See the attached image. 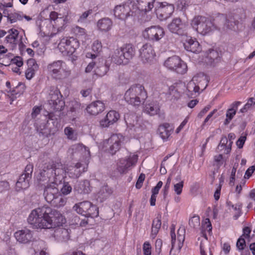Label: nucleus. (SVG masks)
I'll list each match as a JSON object with an SVG mask.
<instances>
[{"mask_svg":"<svg viewBox=\"0 0 255 255\" xmlns=\"http://www.w3.org/2000/svg\"><path fill=\"white\" fill-rule=\"evenodd\" d=\"M27 222L33 229H51L62 226L66 220L59 211L43 206L33 210Z\"/></svg>","mask_w":255,"mask_h":255,"instance_id":"obj_1","label":"nucleus"},{"mask_svg":"<svg viewBox=\"0 0 255 255\" xmlns=\"http://www.w3.org/2000/svg\"><path fill=\"white\" fill-rule=\"evenodd\" d=\"M147 97L144 87L139 84L130 87L125 94V99L129 104L138 106L143 104Z\"/></svg>","mask_w":255,"mask_h":255,"instance_id":"obj_2","label":"nucleus"},{"mask_svg":"<svg viewBox=\"0 0 255 255\" xmlns=\"http://www.w3.org/2000/svg\"><path fill=\"white\" fill-rule=\"evenodd\" d=\"M135 52L132 44H126L115 51L112 59L117 64H127L134 57Z\"/></svg>","mask_w":255,"mask_h":255,"instance_id":"obj_3","label":"nucleus"},{"mask_svg":"<svg viewBox=\"0 0 255 255\" xmlns=\"http://www.w3.org/2000/svg\"><path fill=\"white\" fill-rule=\"evenodd\" d=\"M61 165L55 163L53 161L45 163L40 172L41 177H47L48 181L50 183L52 182L56 183L57 177L60 179V176L63 177L65 172L64 169L61 167Z\"/></svg>","mask_w":255,"mask_h":255,"instance_id":"obj_4","label":"nucleus"},{"mask_svg":"<svg viewBox=\"0 0 255 255\" xmlns=\"http://www.w3.org/2000/svg\"><path fill=\"white\" fill-rule=\"evenodd\" d=\"M191 25L193 29L203 35L213 30L214 28L211 19L200 15L195 16L191 21Z\"/></svg>","mask_w":255,"mask_h":255,"instance_id":"obj_5","label":"nucleus"},{"mask_svg":"<svg viewBox=\"0 0 255 255\" xmlns=\"http://www.w3.org/2000/svg\"><path fill=\"white\" fill-rule=\"evenodd\" d=\"M73 209L79 214L87 217L94 218L97 217L99 214L98 208L90 202L84 201L76 204Z\"/></svg>","mask_w":255,"mask_h":255,"instance_id":"obj_6","label":"nucleus"},{"mask_svg":"<svg viewBox=\"0 0 255 255\" xmlns=\"http://www.w3.org/2000/svg\"><path fill=\"white\" fill-rule=\"evenodd\" d=\"M164 65L168 69L180 74L185 73L187 69L186 63L177 56L169 57L164 62Z\"/></svg>","mask_w":255,"mask_h":255,"instance_id":"obj_7","label":"nucleus"},{"mask_svg":"<svg viewBox=\"0 0 255 255\" xmlns=\"http://www.w3.org/2000/svg\"><path fill=\"white\" fill-rule=\"evenodd\" d=\"M137 157L136 154L130 153L129 156L120 159L117 162V170L120 174L126 173L131 166L135 165Z\"/></svg>","mask_w":255,"mask_h":255,"instance_id":"obj_8","label":"nucleus"},{"mask_svg":"<svg viewBox=\"0 0 255 255\" xmlns=\"http://www.w3.org/2000/svg\"><path fill=\"white\" fill-rule=\"evenodd\" d=\"M78 46L77 41L71 37L70 39L63 38L58 44V48L64 54L67 55H72Z\"/></svg>","mask_w":255,"mask_h":255,"instance_id":"obj_9","label":"nucleus"},{"mask_svg":"<svg viewBox=\"0 0 255 255\" xmlns=\"http://www.w3.org/2000/svg\"><path fill=\"white\" fill-rule=\"evenodd\" d=\"M164 34L163 29L159 26H151L145 28L142 32L144 38L153 41L159 40Z\"/></svg>","mask_w":255,"mask_h":255,"instance_id":"obj_10","label":"nucleus"},{"mask_svg":"<svg viewBox=\"0 0 255 255\" xmlns=\"http://www.w3.org/2000/svg\"><path fill=\"white\" fill-rule=\"evenodd\" d=\"M139 57L142 62L150 64L153 61L155 53L150 44L146 43L139 49Z\"/></svg>","mask_w":255,"mask_h":255,"instance_id":"obj_11","label":"nucleus"},{"mask_svg":"<svg viewBox=\"0 0 255 255\" xmlns=\"http://www.w3.org/2000/svg\"><path fill=\"white\" fill-rule=\"evenodd\" d=\"M187 26L183 23L180 18H175L168 24V28L169 31L181 36H187Z\"/></svg>","mask_w":255,"mask_h":255,"instance_id":"obj_12","label":"nucleus"},{"mask_svg":"<svg viewBox=\"0 0 255 255\" xmlns=\"http://www.w3.org/2000/svg\"><path fill=\"white\" fill-rule=\"evenodd\" d=\"M113 11L115 16L121 20H126L131 15V11L128 2L116 5Z\"/></svg>","mask_w":255,"mask_h":255,"instance_id":"obj_13","label":"nucleus"},{"mask_svg":"<svg viewBox=\"0 0 255 255\" xmlns=\"http://www.w3.org/2000/svg\"><path fill=\"white\" fill-rule=\"evenodd\" d=\"M160 6L156 8V14L157 17L161 20H165L169 17L174 10V7L173 4H163V3H159Z\"/></svg>","mask_w":255,"mask_h":255,"instance_id":"obj_14","label":"nucleus"},{"mask_svg":"<svg viewBox=\"0 0 255 255\" xmlns=\"http://www.w3.org/2000/svg\"><path fill=\"white\" fill-rule=\"evenodd\" d=\"M57 185L56 183L52 182L45 188L43 195L46 201L50 204L59 193Z\"/></svg>","mask_w":255,"mask_h":255,"instance_id":"obj_15","label":"nucleus"},{"mask_svg":"<svg viewBox=\"0 0 255 255\" xmlns=\"http://www.w3.org/2000/svg\"><path fill=\"white\" fill-rule=\"evenodd\" d=\"M121 141L117 134H113L105 142V144H109V152L112 155L115 154L121 148Z\"/></svg>","mask_w":255,"mask_h":255,"instance_id":"obj_16","label":"nucleus"},{"mask_svg":"<svg viewBox=\"0 0 255 255\" xmlns=\"http://www.w3.org/2000/svg\"><path fill=\"white\" fill-rule=\"evenodd\" d=\"M14 236L18 242L22 244L28 243L31 242L33 239V235L31 232L27 229L16 232L14 234Z\"/></svg>","mask_w":255,"mask_h":255,"instance_id":"obj_17","label":"nucleus"},{"mask_svg":"<svg viewBox=\"0 0 255 255\" xmlns=\"http://www.w3.org/2000/svg\"><path fill=\"white\" fill-rule=\"evenodd\" d=\"M120 117V114L114 110L110 111L105 118L101 121L100 125L103 127H108L117 122Z\"/></svg>","mask_w":255,"mask_h":255,"instance_id":"obj_18","label":"nucleus"},{"mask_svg":"<svg viewBox=\"0 0 255 255\" xmlns=\"http://www.w3.org/2000/svg\"><path fill=\"white\" fill-rule=\"evenodd\" d=\"M63 62L61 60L53 62L47 66L48 71L51 73L52 75L57 79L62 78V72Z\"/></svg>","mask_w":255,"mask_h":255,"instance_id":"obj_19","label":"nucleus"},{"mask_svg":"<svg viewBox=\"0 0 255 255\" xmlns=\"http://www.w3.org/2000/svg\"><path fill=\"white\" fill-rule=\"evenodd\" d=\"M49 126L50 124L47 122V123L41 124L37 127V131L40 137L45 138L54 134L57 129L56 128H51Z\"/></svg>","mask_w":255,"mask_h":255,"instance_id":"obj_20","label":"nucleus"},{"mask_svg":"<svg viewBox=\"0 0 255 255\" xmlns=\"http://www.w3.org/2000/svg\"><path fill=\"white\" fill-rule=\"evenodd\" d=\"M137 8L145 12L150 11L153 7L155 0H132Z\"/></svg>","mask_w":255,"mask_h":255,"instance_id":"obj_21","label":"nucleus"},{"mask_svg":"<svg viewBox=\"0 0 255 255\" xmlns=\"http://www.w3.org/2000/svg\"><path fill=\"white\" fill-rule=\"evenodd\" d=\"M186 36L185 42L183 43L185 49L188 51L196 53L200 51L201 48L199 42L192 39L189 36Z\"/></svg>","mask_w":255,"mask_h":255,"instance_id":"obj_22","label":"nucleus"},{"mask_svg":"<svg viewBox=\"0 0 255 255\" xmlns=\"http://www.w3.org/2000/svg\"><path fill=\"white\" fill-rule=\"evenodd\" d=\"M105 108L103 103L100 101L92 103L86 108L90 115L96 116L104 111Z\"/></svg>","mask_w":255,"mask_h":255,"instance_id":"obj_23","label":"nucleus"},{"mask_svg":"<svg viewBox=\"0 0 255 255\" xmlns=\"http://www.w3.org/2000/svg\"><path fill=\"white\" fill-rule=\"evenodd\" d=\"M137 118V116L133 113H129L125 115L124 120L129 129L135 131L138 125Z\"/></svg>","mask_w":255,"mask_h":255,"instance_id":"obj_24","label":"nucleus"},{"mask_svg":"<svg viewBox=\"0 0 255 255\" xmlns=\"http://www.w3.org/2000/svg\"><path fill=\"white\" fill-rule=\"evenodd\" d=\"M193 79V81H195L199 90L201 89L202 91H203L206 89L208 85L209 80L207 76L204 73H200L194 76Z\"/></svg>","mask_w":255,"mask_h":255,"instance_id":"obj_25","label":"nucleus"},{"mask_svg":"<svg viewBox=\"0 0 255 255\" xmlns=\"http://www.w3.org/2000/svg\"><path fill=\"white\" fill-rule=\"evenodd\" d=\"M173 129L172 126L168 123H164L159 126L158 133L163 140H165L170 135Z\"/></svg>","mask_w":255,"mask_h":255,"instance_id":"obj_26","label":"nucleus"},{"mask_svg":"<svg viewBox=\"0 0 255 255\" xmlns=\"http://www.w3.org/2000/svg\"><path fill=\"white\" fill-rule=\"evenodd\" d=\"M90 182L88 180H84L77 182L75 186V190L79 193L87 194L91 191Z\"/></svg>","mask_w":255,"mask_h":255,"instance_id":"obj_27","label":"nucleus"},{"mask_svg":"<svg viewBox=\"0 0 255 255\" xmlns=\"http://www.w3.org/2000/svg\"><path fill=\"white\" fill-rule=\"evenodd\" d=\"M28 68L25 72L26 79L30 80L34 76L35 71L38 69V65L34 59L31 58L27 60Z\"/></svg>","mask_w":255,"mask_h":255,"instance_id":"obj_28","label":"nucleus"},{"mask_svg":"<svg viewBox=\"0 0 255 255\" xmlns=\"http://www.w3.org/2000/svg\"><path fill=\"white\" fill-rule=\"evenodd\" d=\"M30 179V178H28V176L22 174L16 183V190L19 191L22 189H27L29 186Z\"/></svg>","mask_w":255,"mask_h":255,"instance_id":"obj_29","label":"nucleus"},{"mask_svg":"<svg viewBox=\"0 0 255 255\" xmlns=\"http://www.w3.org/2000/svg\"><path fill=\"white\" fill-rule=\"evenodd\" d=\"M241 104V102H235L231 105V108L227 111L226 115V119L224 122V124L225 125H228L230 121L233 119V117L236 114L238 107Z\"/></svg>","mask_w":255,"mask_h":255,"instance_id":"obj_30","label":"nucleus"},{"mask_svg":"<svg viewBox=\"0 0 255 255\" xmlns=\"http://www.w3.org/2000/svg\"><path fill=\"white\" fill-rule=\"evenodd\" d=\"M54 236L57 240L61 242H66L70 238L68 230L63 228L57 229L54 232Z\"/></svg>","mask_w":255,"mask_h":255,"instance_id":"obj_31","label":"nucleus"},{"mask_svg":"<svg viewBox=\"0 0 255 255\" xmlns=\"http://www.w3.org/2000/svg\"><path fill=\"white\" fill-rule=\"evenodd\" d=\"M227 19V15L223 14H219L213 19L214 29H224L225 22Z\"/></svg>","mask_w":255,"mask_h":255,"instance_id":"obj_32","label":"nucleus"},{"mask_svg":"<svg viewBox=\"0 0 255 255\" xmlns=\"http://www.w3.org/2000/svg\"><path fill=\"white\" fill-rule=\"evenodd\" d=\"M85 171V167L81 163H77L69 170V175L72 178H78Z\"/></svg>","mask_w":255,"mask_h":255,"instance_id":"obj_33","label":"nucleus"},{"mask_svg":"<svg viewBox=\"0 0 255 255\" xmlns=\"http://www.w3.org/2000/svg\"><path fill=\"white\" fill-rule=\"evenodd\" d=\"M221 53H219L216 50L210 49L206 57V62L211 65L214 63L218 62L221 57Z\"/></svg>","mask_w":255,"mask_h":255,"instance_id":"obj_34","label":"nucleus"},{"mask_svg":"<svg viewBox=\"0 0 255 255\" xmlns=\"http://www.w3.org/2000/svg\"><path fill=\"white\" fill-rule=\"evenodd\" d=\"M112 193V189L107 185H104L102 186L97 192L98 198L101 202L107 199Z\"/></svg>","mask_w":255,"mask_h":255,"instance_id":"obj_35","label":"nucleus"},{"mask_svg":"<svg viewBox=\"0 0 255 255\" xmlns=\"http://www.w3.org/2000/svg\"><path fill=\"white\" fill-rule=\"evenodd\" d=\"M187 90L188 91L187 95L191 97H196L199 94V88L197 86L195 81H193V79L188 83L187 86Z\"/></svg>","mask_w":255,"mask_h":255,"instance_id":"obj_36","label":"nucleus"},{"mask_svg":"<svg viewBox=\"0 0 255 255\" xmlns=\"http://www.w3.org/2000/svg\"><path fill=\"white\" fill-rule=\"evenodd\" d=\"M159 108L158 105L154 103L146 104L144 108V111L150 116H154L158 114Z\"/></svg>","mask_w":255,"mask_h":255,"instance_id":"obj_37","label":"nucleus"},{"mask_svg":"<svg viewBox=\"0 0 255 255\" xmlns=\"http://www.w3.org/2000/svg\"><path fill=\"white\" fill-rule=\"evenodd\" d=\"M161 216H158L156 219L153 220L152 224L151 237L154 239L158 233L161 227Z\"/></svg>","mask_w":255,"mask_h":255,"instance_id":"obj_38","label":"nucleus"},{"mask_svg":"<svg viewBox=\"0 0 255 255\" xmlns=\"http://www.w3.org/2000/svg\"><path fill=\"white\" fill-rule=\"evenodd\" d=\"M112 22L109 18H104L98 21L97 25L100 29L102 31H108L112 26Z\"/></svg>","mask_w":255,"mask_h":255,"instance_id":"obj_39","label":"nucleus"},{"mask_svg":"<svg viewBox=\"0 0 255 255\" xmlns=\"http://www.w3.org/2000/svg\"><path fill=\"white\" fill-rule=\"evenodd\" d=\"M60 99H62V96L59 90L54 87L51 88L49 94L48 103Z\"/></svg>","mask_w":255,"mask_h":255,"instance_id":"obj_40","label":"nucleus"},{"mask_svg":"<svg viewBox=\"0 0 255 255\" xmlns=\"http://www.w3.org/2000/svg\"><path fill=\"white\" fill-rule=\"evenodd\" d=\"M66 203V199L63 197L59 192L52 202L51 205L54 207L60 208L64 206Z\"/></svg>","mask_w":255,"mask_h":255,"instance_id":"obj_41","label":"nucleus"},{"mask_svg":"<svg viewBox=\"0 0 255 255\" xmlns=\"http://www.w3.org/2000/svg\"><path fill=\"white\" fill-rule=\"evenodd\" d=\"M8 32L9 34L5 37V41L7 43L14 44L19 34L18 31L11 28L8 31Z\"/></svg>","mask_w":255,"mask_h":255,"instance_id":"obj_42","label":"nucleus"},{"mask_svg":"<svg viewBox=\"0 0 255 255\" xmlns=\"http://www.w3.org/2000/svg\"><path fill=\"white\" fill-rule=\"evenodd\" d=\"M51 108L55 111H61L65 107V102L63 99L54 101L53 102H50L49 103Z\"/></svg>","mask_w":255,"mask_h":255,"instance_id":"obj_43","label":"nucleus"},{"mask_svg":"<svg viewBox=\"0 0 255 255\" xmlns=\"http://www.w3.org/2000/svg\"><path fill=\"white\" fill-rule=\"evenodd\" d=\"M237 22L238 21L235 20L231 14L227 15V19L225 22L224 30L232 29Z\"/></svg>","mask_w":255,"mask_h":255,"instance_id":"obj_44","label":"nucleus"},{"mask_svg":"<svg viewBox=\"0 0 255 255\" xmlns=\"http://www.w3.org/2000/svg\"><path fill=\"white\" fill-rule=\"evenodd\" d=\"M108 71L109 67L105 64L97 66L95 70L96 74L101 77L106 75Z\"/></svg>","mask_w":255,"mask_h":255,"instance_id":"obj_45","label":"nucleus"},{"mask_svg":"<svg viewBox=\"0 0 255 255\" xmlns=\"http://www.w3.org/2000/svg\"><path fill=\"white\" fill-rule=\"evenodd\" d=\"M8 20L10 21L11 23L16 22L17 20H21L23 18V16L18 13H13L8 14L6 16Z\"/></svg>","mask_w":255,"mask_h":255,"instance_id":"obj_46","label":"nucleus"},{"mask_svg":"<svg viewBox=\"0 0 255 255\" xmlns=\"http://www.w3.org/2000/svg\"><path fill=\"white\" fill-rule=\"evenodd\" d=\"M189 225L194 229L200 226V218L198 216H194L189 220Z\"/></svg>","mask_w":255,"mask_h":255,"instance_id":"obj_47","label":"nucleus"},{"mask_svg":"<svg viewBox=\"0 0 255 255\" xmlns=\"http://www.w3.org/2000/svg\"><path fill=\"white\" fill-rule=\"evenodd\" d=\"M64 132L69 139L73 140L76 139V135L74 133V130L71 128L66 127L64 129Z\"/></svg>","mask_w":255,"mask_h":255,"instance_id":"obj_48","label":"nucleus"},{"mask_svg":"<svg viewBox=\"0 0 255 255\" xmlns=\"http://www.w3.org/2000/svg\"><path fill=\"white\" fill-rule=\"evenodd\" d=\"M72 189L71 186L68 182H64L61 192L64 195H67L71 192Z\"/></svg>","mask_w":255,"mask_h":255,"instance_id":"obj_49","label":"nucleus"},{"mask_svg":"<svg viewBox=\"0 0 255 255\" xmlns=\"http://www.w3.org/2000/svg\"><path fill=\"white\" fill-rule=\"evenodd\" d=\"M188 6L186 0H179L177 2V9L181 11H185Z\"/></svg>","mask_w":255,"mask_h":255,"instance_id":"obj_50","label":"nucleus"},{"mask_svg":"<svg viewBox=\"0 0 255 255\" xmlns=\"http://www.w3.org/2000/svg\"><path fill=\"white\" fill-rule=\"evenodd\" d=\"M183 181H181L174 185V190L177 195H180L181 194L183 187Z\"/></svg>","mask_w":255,"mask_h":255,"instance_id":"obj_51","label":"nucleus"},{"mask_svg":"<svg viewBox=\"0 0 255 255\" xmlns=\"http://www.w3.org/2000/svg\"><path fill=\"white\" fill-rule=\"evenodd\" d=\"M236 246L239 250H243L246 246V242L245 239L242 236L239 238L237 241Z\"/></svg>","mask_w":255,"mask_h":255,"instance_id":"obj_52","label":"nucleus"},{"mask_svg":"<svg viewBox=\"0 0 255 255\" xmlns=\"http://www.w3.org/2000/svg\"><path fill=\"white\" fill-rule=\"evenodd\" d=\"M102 46L101 42L98 40L95 41L92 45V50L96 52L99 53L101 51Z\"/></svg>","mask_w":255,"mask_h":255,"instance_id":"obj_53","label":"nucleus"},{"mask_svg":"<svg viewBox=\"0 0 255 255\" xmlns=\"http://www.w3.org/2000/svg\"><path fill=\"white\" fill-rule=\"evenodd\" d=\"M145 174L143 173H141L139 175L135 184V187L137 189H140L142 187L143 182L145 179Z\"/></svg>","mask_w":255,"mask_h":255,"instance_id":"obj_54","label":"nucleus"},{"mask_svg":"<svg viewBox=\"0 0 255 255\" xmlns=\"http://www.w3.org/2000/svg\"><path fill=\"white\" fill-rule=\"evenodd\" d=\"M33 172V165L28 164L25 168L24 172L22 174L28 176V178H31V174Z\"/></svg>","mask_w":255,"mask_h":255,"instance_id":"obj_55","label":"nucleus"},{"mask_svg":"<svg viewBox=\"0 0 255 255\" xmlns=\"http://www.w3.org/2000/svg\"><path fill=\"white\" fill-rule=\"evenodd\" d=\"M162 246V241L158 239L156 240L155 244V252L158 254V255H160L161 252V248Z\"/></svg>","mask_w":255,"mask_h":255,"instance_id":"obj_56","label":"nucleus"},{"mask_svg":"<svg viewBox=\"0 0 255 255\" xmlns=\"http://www.w3.org/2000/svg\"><path fill=\"white\" fill-rule=\"evenodd\" d=\"M151 246L148 242H145L143 245V251L144 255H151Z\"/></svg>","mask_w":255,"mask_h":255,"instance_id":"obj_57","label":"nucleus"},{"mask_svg":"<svg viewBox=\"0 0 255 255\" xmlns=\"http://www.w3.org/2000/svg\"><path fill=\"white\" fill-rule=\"evenodd\" d=\"M11 62L13 64L16 65L18 67H21L23 65V61L21 57L19 56H16L11 60Z\"/></svg>","mask_w":255,"mask_h":255,"instance_id":"obj_58","label":"nucleus"},{"mask_svg":"<svg viewBox=\"0 0 255 255\" xmlns=\"http://www.w3.org/2000/svg\"><path fill=\"white\" fill-rule=\"evenodd\" d=\"M171 178L169 176L167 178L166 183L164 187L163 197H164V199L166 198V196L167 195L168 191V189L169 188L170 184V182H171Z\"/></svg>","mask_w":255,"mask_h":255,"instance_id":"obj_59","label":"nucleus"},{"mask_svg":"<svg viewBox=\"0 0 255 255\" xmlns=\"http://www.w3.org/2000/svg\"><path fill=\"white\" fill-rule=\"evenodd\" d=\"M72 107H71V111L72 112H77L80 110L81 104L78 102L74 101L72 102Z\"/></svg>","mask_w":255,"mask_h":255,"instance_id":"obj_60","label":"nucleus"},{"mask_svg":"<svg viewBox=\"0 0 255 255\" xmlns=\"http://www.w3.org/2000/svg\"><path fill=\"white\" fill-rule=\"evenodd\" d=\"M9 183L6 181H0V192L9 189Z\"/></svg>","mask_w":255,"mask_h":255,"instance_id":"obj_61","label":"nucleus"},{"mask_svg":"<svg viewBox=\"0 0 255 255\" xmlns=\"http://www.w3.org/2000/svg\"><path fill=\"white\" fill-rule=\"evenodd\" d=\"M246 140V136H242L238 139L237 141V145L239 148H242L243 147Z\"/></svg>","mask_w":255,"mask_h":255,"instance_id":"obj_62","label":"nucleus"},{"mask_svg":"<svg viewBox=\"0 0 255 255\" xmlns=\"http://www.w3.org/2000/svg\"><path fill=\"white\" fill-rule=\"evenodd\" d=\"M255 170V167L254 166H252L250 168L248 169L245 173V177L246 178H249L253 174L254 171Z\"/></svg>","mask_w":255,"mask_h":255,"instance_id":"obj_63","label":"nucleus"},{"mask_svg":"<svg viewBox=\"0 0 255 255\" xmlns=\"http://www.w3.org/2000/svg\"><path fill=\"white\" fill-rule=\"evenodd\" d=\"M78 149L81 150L82 152H85V156H90V151L89 149H88L86 146L83 145H79L78 146Z\"/></svg>","mask_w":255,"mask_h":255,"instance_id":"obj_64","label":"nucleus"}]
</instances>
